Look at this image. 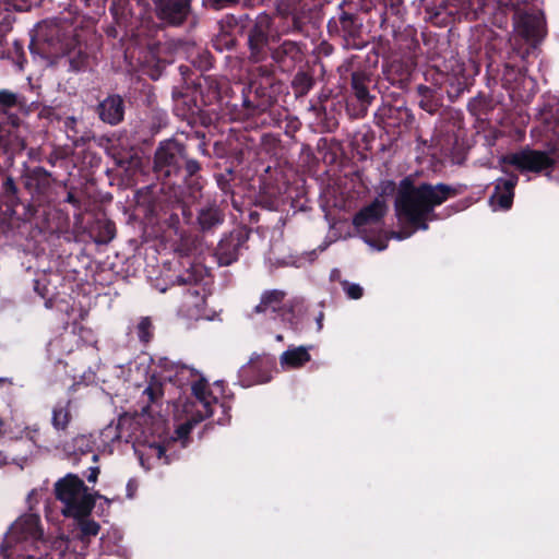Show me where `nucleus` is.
<instances>
[{"mask_svg": "<svg viewBox=\"0 0 559 559\" xmlns=\"http://www.w3.org/2000/svg\"><path fill=\"white\" fill-rule=\"evenodd\" d=\"M454 194L450 186L438 183L413 185L406 178L401 181L395 200V211L400 221L407 222L416 228L428 229L427 221L435 219L433 209Z\"/></svg>", "mask_w": 559, "mask_h": 559, "instance_id": "1", "label": "nucleus"}, {"mask_svg": "<svg viewBox=\"0 0 559 559\" xmlns=\"http://www.w3.org/2000/svg\"><path fill=\"white\" fill-rule=\"evenodd\" d=\"M74 32L72 24L67 22L39 23L31 43V50L46 58L70 55L79 45Z\"/></svg>", "mask_w": 559, "mask_h": 559, "instance_id": "2", "label": "nucleus"}, {"mask_svg": "<svg viewBox=\"0 0 559 559\" xmlns=\"http://www.w3.org/2000/svg\"><path fill=\"white\" fill-rule=\"evenodd\" d=\"M57 498L62 502V514L79 519L90 515L97 498L109 500L97 492H90L76 475L68 474L55 485Z\"/></svg>", "mask_w": 559, "mask_h": 559, "instance_id": "3", "label": "nucleus"}, {"mask_svg": "<svg viewBox=\"0 0 559 559\" xmlns=\"http://www.w3.org/2000/svg\"><path fill=\"white\" fill-rule=\"evenodd\" d=\"M557 159L558 152L556 148L548 151L525 148L521 152L503 156L501 162L503 164L513 165L521 171L539 173L552 167L557 163Z\"/></svg>", "mask_w": 559, "mask_h": 559, "instance_id": "4", "label": "nucleus"}, {"mask_svg": "<svg viewBox=\"0 0 559 559\" xmlns=\"http://www.w3.org/2000/svg\"><path fill=\"white\" fill-rule=\"evenodd\" d=\"M192 392L194 401L185 406L197 412V417H193L194 423H200L210 417L214 413V408H221L225 412L224 406L218 404L217 396L210 389L209 383L204 379L193 383Z\"/></svg>", "mask_w": 559, "mask_h": 559, "instance_id": "5", "label": "nucleus"}, {"mask_svg": "<svg viewBox=\"0 0 559 559\" xmlns=\"http://www.w3.org/2000/svg\"><path fill=\"white\" fill-rule=\"evenodd\" d=\"M515 32L525 39L536 43L544 36V16L540 11L516 9L514 14Z\"/></svg>", "mask_w": 559, "mask_h": 559, "instance_id": "6", "label": "nucleus"}, {"mask_svg": "<svg viewBox=\"0 0 559 559\" xmlns=\"http://www.w3.org/2000/svg\"><path fill=\"white\" fill-rule=\"evenodd\" d=\"M43 531L39 526V516L36 514H24L20 516L10 527L8 533V543H29L40 542Z\"/></svg>", "mask_w": 559, "mask_h": 559, "instance_id": "7", "label": "nucleus"}, {"mask_svg": "<svg viewBox=\"0 0 559 559\" xmlns=\"http://www.w3.org/2000/svg\"><path fill=\"white\" fill-rule=\"evenodd\" d=\"M388 209L386 202L381 198H377L371 204L365 206L356 214L353 223L360 233H366L381 222Z\"/></svg>", "mask_w": 559, "mask_h": 559, "instance_id": "8", "label": "nucleus"}, {"mask_svg": "<svg viewBox=\"0 0 559 559\" xmlns=\"http://www.w3.org/2000/svg\"><path fill=\"white\" fill-rule=\"evenodd\" d=\"M518 183V176L512 175L508 179H498L495 192L490 197V205L496 210H508L512 205L514 187Z\"/></svg>", "mask_w": 559, "mask_h": 559, "instance_id": "9", "label": "nucleus"}, {"mask_svg": "<svg viewBox=\"0 0 559 559\" xmlns=\"http://www.w3.org/2000/svg\"><path fill=\"white\" fill-rule=\"evenodd\" d=\"M99 118L111 126L122 121L124 115V102L119 95H110L98 106Z\"/></svg>", "mask_w": 559, "mask_h": 559, "instance_id": "10", "label": "nucleus"}, {"mask_svg": "<svg viewBox=\"0 0 559 559\" xmlns=\"http://www.w3.org/2000/svg\"><path fill=\"white\" fill-rule=\"evenodd\" d=\"M181 151V146L174 141L162 143L155 154V168L162 170L178 166Z\"/></svg>", "mask_w": 559, "mask_h": 559, "instance_id": "11", "label": "nucleus"}, {"mask_svg": "<svg viewBox=\"0 0 559 559\" xmlns=\"http://www.w3.org/2000/svg\"><path fill=\"white\" fill-rule=\"evenodd\" d=\"M189 11V2H156L160 20L169 24H180Z\"/></svg>", "mask_w": 559, "mask_h": 559, "instance_id": "12", "label": "nucleus"}, {"mask_svg": "<svg viewBox=\"0 0 559 559\" xmlns=\"http://www.w3.org/2000/svg\"><path fill=\"white\" fill-rule=\"evenodd\" d=\"M240 239L230 235L221 240L216 249V257L219 265H229L238 259Z\"/></svg>", "mask_w": 559, "mask_h": 559, "instance_id": "13", "label": "nucleus"}, {"mask_svg": "<svg viewBox=\"0 0 559 559\" xmlns=\"http://www.w3.org/2000/svg\"><path fill=\"white\" fill-rule=\"evenodd\" d=\"M284 296L285 293L277 289L264 293L260 304L255 307V311L271 314L272 318H275L273 314L286 311L282 305Z\"/></svg>", "mask_w": 559, "mask_h": 559, "instance_id": "14", "label": "nucleus"}, {"mask_svg": "<svg viewBox=\"0 0 559 559\" xmlns=\"http://www.w3.org/2000/svg\"><path fill=\"white\" fill-rule=\"evenodd\" d=\"M309 360L310 354L304 346L288 348L280 357V364L284 370L300 368Z\"/></svg>", "mask_w": 559, "mask_h": 559, "instance_id": "15", "label": "nucleus"}, {"mask_svg": "<svg viewBox=\"0 0 559 559\" xmlns=\"http://www.w3.org/2000/svg\"><path fill=\"white\" fill-rule=\"evenodd\" d=\"M205 304V297L200 287L193 286L185 294L183 308L185 312L190 318H198Z\"/></svg>", "mask_w": 559, "mask_h": 559, "instance_id": "16", "label": "nucleus"}, {"mask_svg": "<svg viewBox=\"0 0 559 559\" xmlns=\"http://www.w3.org/2000/svg\"><path fill=\"white\" fill-rule=\"evenodd\" d=\"M223 216L217 207L213 205L205 206L200 210L198 223L202 230H210L213 227L222 224Z\"/></svg>", "mask_w": 559, "mask_h": 559, "instance_id": "17", "label": "nucleus"}, {"mask_svg": "<svg viewBox=\"0 0 559 559\" xmlns=\"http://www.w3.org/2000/svg\"><path fill=\"white\" fill-rule=\"evenodd\" d=\"M75 520L78 521V527L80 530L79 538L83 544V547L86 548L90 538L96 536L99 533L100 526L94 520L88 519V515Z\"/></svg>", "mask_w": 559, "mask_h": 559, "instance_id": "18", "label": "nucleus"}, {"mask_svg": "<svg viewBox=\"0 0 559 559\" xmlns=\"http://www.w3.org/2000/svg\"><path fill=\"white\" fill-rule=\"evenodd\" d=\"M70 423L68 405H58L52 411V426L57 430H64Z\"/></svg>", "mask_w": 559, "mask_h": 559, "instance_id": "19", "label": "nucleus"}, {"mask_svg": "<svg viewBox=\"0 0 559 559\" xmlns=\"http://www.w3.org/2000/svg\"><path fill=\"white\" fill-rule=\"evenodd\" d=\"M135 425H136V423H135L134 418H132L128 415L121 416L118 419V424H117V429H118L117 438L124 440L127 442L130 441L133 437V433L129 432V430L131 428H133Z\"/></svg>", "mask_w": 559, "mask_h": 559, "instance_id": "20", "label": "nucleus"}, {"mask_svg": "<svg viewBox=\"0 0 559 559\" xmlns=\"http://www.w3.org/2000/svg\"><path fill=\"white\" fill-rule=\"evenodd\" d=\"M185 413L188 418H187V421L181 424L176 430V435H177L178 439L187 438L188 435L190 433L191 429L193 428V426H195L198 424V423H194V420H193V417H197V412L185 406Z\"/></svg>", "mask_w": 559, "mask_h": 559, "instance_id": "21", "label": "nucleus"}, {"mask_svg": "<svg viewBox=\"0 0 559 559\" xmlns=\"http://www.w3.org/2000/svg\"><path fill=\"white\" fill-rule=\"evenodd\" d=\"M146 456L147 459H157L162 460L165 455V448L157 443H151L148 444L143 452L140 453V461L141 464L144 466V460L143 456Z\"/></svg>", "mask_w": 559, "mask_h": 559, "instance_id": "22", "label": "nucleus"}, {"mask_svg": "<svg viewBox=\"0 0 559 559\" xmlns=\"http://www.w3.org/2000/svg\"><path fill=\"white\" fill-rule=\"evenodd\" d=\"M293 84L299 93H307L312 86V80L306 73H298L294 78Z\"/></svg>", "mask_w": 559, "mask_h": 559, "instance_id": "23", "label": "nucleus"}, {"mask_svg": "<svg viewBox=\"0 0 559 559\" xmlns=\"http://www.w3.org/2000/svg\"><path fill=\"white\" fill-rule=\"evenodd\" d=\"M152 323L148 318H143L138 324V336L142 342H148L151 338Z\"/></svg>", "mask_w": 559, "mask_h": 559, "instance_id": "24", "label": "nucleus"}, {"mask_svg": "<svg viewBox=\"0 0 559 559\" xmlns=\"http://www.w3.org/2000/svg\"><path fill=\"white\" fill-rule=\"evenodd\" d=\"M343 289L352 299H359L362 296V287L355 283L343 282Z\"/></svg>", "mask_w": 559, "mask_h": 559, "instance_id": "25", "label": "nucleus"}, {"mask_svg": "<svg viewBox=\"0 0 559 559\" xmlns=\"http://www.w3.org/2000/svg\"><path fill=\"white\" fill-rule=\"evenodd\" d=\"M69 545L70 540L67 537L59 536L52 540L51 548L58 551L61 557H66Z\"/></svg>", "mask_w": 559, "mask_h": 559, "instance_id": "26", "label": "nucleus"}, {"mask_svg": "<svg viewBox=\"0 0 559 559\" xmlns=\"http://www.w3.org/2000/svg\"><path fill=\"white\" fill-rule=\"evenodd\" d=\"M16 103V96L15 94L9 92V91H0V104L7 107H11Z\"/></svg>", "mask_w": 559, "mask_h": 559, "instance_id": "27", "label": "nucleus"}, {"mask_svg": "<svg viewBox=\"0 0 559 559\" xmlns=\"http://www.w3.org/2000/svg\"><path fill=\"white\" fill-rule=\"evenodd\" d=\"M143 393L153 402L160 395V388L158 384H151L143 391Z\"/></svg>", "mask_w": 559, "mask_h": 559, "instance_id": "28", "label": "nucleus"}, {"mask_svg": "<svg viewBox=\"0 0 559 559\" xmlns=\"http://www.w3.org/2000/svg\"><path fill=\"white\" fill-rule=\"evenodd\" d=\"M75 445L81 453H85L90 448V439L86 436H80L75 438Z\"/></svg>", "mask_w": 559, "mask_h": 559, "instance_id": "29", "label": "nucleus"}, {"mask_svg": "<svg viewBox=\"0 0 559 559\" xmlns=\"http://www.w3.org/2000/svg\"><path fill=\"white\" fill-rule=\"evenodd\" d=\"M263 35L262 34H258L257 36H251L250 37V44L252 46V49H259L260 46L263 44Z\"/></svg>", "mask_w": 559, "mask_h": 559, "instance_id": "30", "label": "nucleus"}, {"mask_svg": "<svg viewBox=\"0 0 559 559\" xmlns=\"http://www.w3.org/2000/svg\"><path fill=\"white\" fill-rule=\"evenodd\" d=\"M4 188H5L7 192H11V193H15L16 192L15 183H14V181H13V179L11 177H8L5 179Z\"/></svg>", "mask_w": 559, "mask_h": 559, "instance_id": "31", "label": "nucleus"}, {"mask_svg": "<svg viewBox=\"0 0 559 559\" xmlns=\"http://www.w3.org/2000/svg\"><path fill=\"white\" fill-rule=\"evenodd\" d=\"M98 474H99V468L98 467H92L90 469V474L87 476V480L90 483H95L97 480Z\"/></svg>", "mask_w": 559, "mask_h": 559, "instance_id": "32", "label": "nucleus"}, {"mask_svg": "<svg viewBox=\"0 0 559 559\" xmlns=\"http://www.w3.org/2000/svg\"><path fill=\"white\" fill-rule=\"evenodd\" d=\"M70 67L72 70L74 71H79L83 68V61L80 59V60H76L74 58H71L70 59Z\"/></svg>", "mask_w": 559, "mask_h": 559, "instance_id": "33", "label": "nucleus"}, {"mask_svg": "<svg viewBox=\"0 0 559 559\" xmlns=\"http://www.w3.org/2000/svg\"><path fill=\"white\" fill-rule=\"evenodd\" d=\"M25 144L22 140H17L16 144L12 145L9 150L11 153L22 151L24 148Z\"/></svg>", "mask_w": 559, "mask_h": 559, "instance_id": "34", "label": "nucleus"}, {"mask_svg": "<svg viewBox=\"0 0 559 559\" xmlns=\"http://www.w3.org/2000/svg\"><path fill=\"white\" fill-rule=\"evenodd\" d=\"M411 236V233H406V234H402V233H396V231H393L391 233V237L392 238H395L397 240H402V239H405L407 237Z\"/></svg>", "mask_w": 559, "mask_h": 559, "instance_id": "35", "label": "nucleus"}, {"mask_svg": "<svg viewBox=\"0 0 559 559\" xmlns=\"http://www.w3.org/2000/svg\"><path fill=\"white\" fill-rule=\"evenodd\" d=\"M357 96L360 99H365L368 96V91L366 90V87H358L357 88Z\"/></svg>", "mask_w": 559, "mask_h": 559, "instance_id": "36", "label": "nucleus"}, {"mask_svg": "<svg viewBox=\"0 0 559 559\" xmlns=\"http://www.w3.org/2000/svg\"><path fill=\"white\" fill-rule=\"evenodd\" d=\"M426 11H427V13L429 14V16H428V17H429L430 20H432V19L437 17V16L440 14V12H439V11H436V12H433V13H432V9H431L430 7H427V8H426Z\"/></svg>", "mask_w": 559, "mask_h": 559, "instance_id": "37", "label": "nucleus"}, {"mask_svg": "<svg viewBox=\"0 0 559 559\" xmlns=\"http://www.w3.org/2000/svg\"><path fill=\"white\" fill-rule=\"evenodd\" d=\"M178 281H179L180 283H183V284H186V283L197 282V280H195V278H192V276H191V275H189V276H188V278H181V277H180V278H178Z\"/></svg>", "mask_w": 559, "mask_h": 559, "instance_id": "38", "label": "nucleus"}, {"mask_svg": "<svg viewBox=\"0 0 559 559\" xmlns=\"http://www.w3.org/2000/svg\"><path fill=\"white\" fill-rule=\"evenodd\" d=\"M385 248H386V245L383 243V245L377 247V250L381 251V250H384Z\"/></svg>", "mask_w": 559, "mask_h": 559, "instance_id": "39", "label": "nucleus"}, {"mask_svg": "<svg viewBox=\"0 0 559 559\" xmlns=\"http://www.w3.org/2000/svg\"><path fill=\"white\" fill-rule=\"evenodd\" d=\"M276 340H277V341H282V340H283V336H282V335H277V336H276Z\"/></svg>", "mask_w": 559, "mask_h": 559, "instance_id": "40", "label": "nucleus"}, {"mask_svg": "<svg viewBox=\"0 0 559 559\" xmlns=\"http://www.w3.org/2000/svg\"><path fill=\"white\" fill-rule=\"evenodd\" d=\"M218 424L223 425V424H225V421H223L222 419H218Z\"/></svg>", "mask_w": 559, "mask_h": 559, "instance_id": "41", "label": "nucleus"}]
</instances>
